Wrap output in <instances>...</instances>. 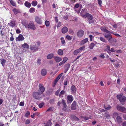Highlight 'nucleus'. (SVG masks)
I'll return each mask as SVG.
<instances>
[{"instance_id":"412c9836","label":"nucleus","mask_w":126,"mask_h":126,"mask_svg":"<svg viewBox=\"0 0 126 126\" xmlns=\"http://www.w3.org/2000/svg\"><path fill=\"white\" fill-rule=\"evenodd\" d=\"M71 90L72 93L74 94L76 91V88L74 85H72L71 86Z\"/></svg>"},{"instance_id":"4d7b16f0","label":"nucleus","mask_w":126,"mask_h":126,"mask_svg":"<svg viewBox=\"0 0 126 126\" xmlns=\"http://www.w3.org/2000/svg\"><path fill=\"white\" fill-rule=\"evenodd\" d=\"M84 119L86 120H88V119H91L90 117H84Z\"/></svg>"},{"instance_id":"49530a36","label":"nucleus","mask_w":126,"mask_h":126,"mask_svg":"<svg viewBox=\"0 0 126 126\" xmlns=\"http://www.w3.org/2000/svg\"><path fill=\"white\" fill-rule=\"evenodd\" d=\"M62 109L63 110L66 111V104L63 106Z\"/></svg>"},{"instance_id":"e2e57ef3","label":"nucleus","mask_w":126,"mask_h":126,"mask_svg":"<svg viewBox=\"0 0 126 126\" xmlns=\"http://www.w3.org/2000/svg\"><path fill=\"white\" fill-rule=\"evenodd\" d=\"M89 37L90 38V40L91 41H92V38H93V36L91 35H89Z\"/></svg>"},{"instance_id":"9b49d317","label":"nucleus","mask_w":126,"mask_h":126,"mask_svg":"<svg viewBox=\"0 0 126 126\" xmlns=\"http://www.w3.org/2000/svg\"><path fill=\"white\" fill-rule=\"evenodd\" d=\"M74 7L75 8H80L79 10H78L77 11L78 13H79L81 9L82 8V6L80 4H79L78 3H77L75 4V5L74 6Z\"/></svg>"},{"instance_id":"c9c22d12","label":"nucleus","mask_w":126,"mask_h":126,"mask_svg":"<svg viewBox=\"0 0 126 126\" xmlns=\"http://www.w3.org/2000/svg\"><path fill=\"white\" fill-rule=\"evenodd\" d=\"M60 78L58 76V77L56 78V79L55 80V82L54 83V85L53 87H54L55 86L58 81L59 79Z\"/></svg>"},{"instance_id":"603ef678","label":"nucleus","mask_w":126,"mask_h":126,"mask_svg":"<svg viewBox=\"0 0 126 126\" xmlns=\"http://www.w3.org/2000/svg\"><path fill=\"white\" fill-rule=\"evenodd\" d=\"M22 23V24L23 25L25 26L26 28H27V25H28V24H27L26 22H23Z\"/></svg>"},{"instance_id":"37998d69","label":"nucleus","mask_w":126,"mask_h":126,"mask_svg":"<svg viewBox=\"0 0 126 126\" xmlns=\"http://www.w3.org/2000/svg\"><path fill=\"white\" fill-rule=\"evenodd\" d=\"M66 38L67 39L70 40L72 39V37H71L68 35H67L66 36Z\"/></svg>"},{"instance_id":"a19ab883","label":"nucleus","mask_w":126,"mask_h":126,"mask_svg":"<svg viewBox=\"0 0 126 126\" xmlns=\"http://www.w3.org/2000/svg\"><path fill=\"white\" fill-rule=\"evenodd\" d=\"M72 118L75 121H79V120L78 118L77 117L75 116H73L72 117Z\"/></svg>"},{"instance_id":"f03ea898","label":"nucleus","mask_w":126,"mask_h":126,"mask_svg":"<svg viewBox=\"0 0 126 126\" xmlns=\"http://www.w3.org/2000/svg\"><path fill=\"white\" fill-rule=\"evenodd\" d=\"M39 88L38 92L39 94H41L44 92L45 88L44 86H42V85L41 84H39Z\"/></svg>"},{"instance_id":"1a4fd4ad","label":"nucleus","mask_w":126,"mask_h":126,"mask_svg":"<svg viewBox=\"0 0 126 126\" xmlns=\"http://www.w3.org/2000/svg\"><path fill=\"white\" fill-rule=\"evenodd\" d=\"M82 17L85 18L87 17L89 19L91 20L93 18L92 15L88 13H86L85 15H83Z\"/></svg>"},{"instance_id":"864d4df0","label":"nucleus","mask_w":126,"mask_h":126,"mask_svg":"<svg viewBox=\"0 0 126 126\" xmlns=\"http://www.w3.org/2000/svg\"><path fill=\"white\" fill-rule=\"evenodd\" d=\"M98 3L99 5L101 6L102 4V1L101 0H98Z\"/></svg>"},{"instance_id":"774afa93","label":"nucleus","mask_w":126,"mask_h":126,"mask_svg":"<svg viewBox=\"0 0 126 126\" xmlns=\"http://www.w3.org/2000/svg\"><path fill=\"white\" fill-rule=\"evenodd\" d=\"M122 126H126V121H125L123 123Z\"/></svg>"},{"instance_id":"c85d7f7f","label":"nucleus","mask_w":126,"mask_h":126,"mask_svg":"<svg viewBox=\"0 0 126 126\" xmlns=\"http://www.w3.org/2000/svg\"><path fill=\"white\" fill-rule=\"evenodd\" d=\"M24 5L28 8H29L31 6V3L28 1H26L25 2Z\"/></svg>"},{"instance_id":"58836bf2","label":"nucleus","mask_w":126,"mask_h":126,"mask_svg":"<svg viewBox=\"0 0 126 126\" xmlns=\"http://www.w3.org/2000/svg\"><path fill=\"white\" fill-rule=\"evenodd\" d=\"M99 39L100 40L103 42H106L105 39L104 37H101L99 38Z\"/></svg>"},{"instance_id":"bb28decb","label":"nucleus","mask_w":126,"mask_h":126,"mask_svg":"<svg viewBox=\"0 0 126 126\" xmlns=\"http://www.w3.org/2000/svg\"><path fill=\"white\" fill-rule=\"evenodd\" d=\"M1 63L2 66L4 67L5 65V63L6 62V61L3 59H0Z\"/></svg>"},{"instance_id":"bf43d9fd","label":"nucleus","mask_w":126,"mask_h":126,"mask_svg":"<svg viewBox=\"0 0 126 126\" xmlns=\"http://www.w3.org/2000/svg\"><path fill=\"white\" fill-rule=\"evenodd\" d=\"M100 57L102 58H104L105 57L104 56V54L103 53H102L101 54Z\"/></svg>"},{"instance_id":"cd10ccee","label":"nucleus","mask_w":126,"mask_h":126,"mask_svg":"<svg viewBox=\"0 0 126 126\" xmlns=\"http://www.w3.org/2000/svg\"><path fill=\"white\" fill-rule=\"evenodd\" d=\"M116 120L119 123H121L122 121L121 118L120 116H118L117 117Z\"/></svg>"},{"instance_id":"9d476101","label":"nucleus","mask_w":126,"mask_h":126,"mask_svg":"<svg viewBox=\"0 0 126 126\" xmlns=\"http://www.w3.org/2000/svg\"><path fill=\"white\" fill-rule=\"evenodd\" d=\"M103 35L105 37L108 41H109L112 38V36L110 34H104Z\"/></svg>"},{"instance_id":"680f3d73","label":"nucleus","mask_w":126,"mask_h":126,"mask_svg":"<svg viewBox=\"0 0 126 126\" xmlns=\"http://www.w3.org/2000/svg\"><path fill=\"white\" fill-rule=\"evenodd\" d=\"M16 32L17 33L19 34L20 33V31L19 29H17L16 30Z\"/></svg>"},{"instance_id":"de8ad7c7","label":"nucleus","mask_w":126,"mask_h":126,"mask_svg":"<svg viewBox=\"0 0 126 126\" xmlns=\"http://www.w3.org/2000/svg\"><path fill=\"white\" fill-rule=\"evenodd\" d=\"M68 60V58L67 57H65L63 59L62 61L65 63Z\"/></svg>"},{"instance_id":"a18cd8bd","label":"nucleus","mask_w":126,"mask_h":126,"mask_svg":"<svg viewBox=\"0 0 126 126\" xmlns=\"http://www.w3.org/2000/svg\"><path fill=\"white\" fill-rule=\"evenodd\" d=\"M60 92V90H58L56 91L55 93V94L57 96H59V93Z\"/></svg>"},{"instance_id":"0e129e2a","label":"nucleus","mask_w":126,"mask_h":126,"mask_svg":"<svg viewBox=\"0 0 126 126\" xmlns=\"http://www.w3.org/2000/svg\"><path fill=\"white\" fill-rule=\"evenodd\" d=\"M58 17L56 16L55 17V21L56 22H58Z\"/></svg>"},{"instance_id":"dca6fc26","label":"nucleus","mask_w":126,"mask_h":126,"mask_svg":"<svg viewBox=\"0 0 126 126\" xmlns=\"http://www.w3.org/2000/svg\"><path fill=\"white\" fill-rule=\"evenodd\" d=\"M101 29L102 31L105 32H106L108 34L111 33V32L107 30L105 27H102L101 28Z\"/></svg>"},{"instance_id":"f3484780","label":"nucleus","mask_w":126,"mask_h":126,"mask_svg":"<svg viewBox=\"0 0 126 126\" xmlns=\"http://www.w3.org/2000/svg\"><path fill=\"white\" fill-rule=\"evenodd\" d=\"M35 20L39 24H41L42 23V21L41 18L38 16L35 17Z\"/></svg>"},{"instance_id":"5701e85b","label":"nucleus","mask_w":126,"mask_h":126,"mask_svg":"<svg viewBox=\"0 0 126 126\" xmlns=\"http://www.w3.org/2000/svg\"><path fill=\"white\" fill-rule=\"evenodd\" d=\"M68 31L67 28L66 27H64L62 29V32L63 33H65Z\"/></svg>"},{"instance_id":"a878e982","label":"nucleus","mask_w":126,"mask_h":126,"mask_svg":"<svg viewBox=\"0 0 126 126\" xmlns=\"http://www.w3.org/2000/svg\"><path fill=\"white\" fill-rule=\"evenodd\" d=\"M47 71L45 69H42L41 70V74L43 76L46 75L47 74Z\"/></svg>"},{"instance_id":"79ce46f5","label":"nucleus","mask_w":126,"mask_h":126,"mask_svg":"<svg viewBox=\"0 0 126 126\" xmlns=\"http://www.w3.org/2000/svg\"><path fill=\"white\" fill-rule=\"evenodd\" d=\"M30 115V113L29 111H27L26 114L25 115V116L27 117H29Z\"/></svg>"},{"instance_id":"ddd939ff","label":"nucleus","mask_w":126,"mask_h":126,"mask_svg":"<svg viewBox=\"0 0 126 126\" xmlns=\"http://www.w3.org/2000/svg\"><path fill=\"white\" fill-rule=\"evenodd\" d=\"M24 39L23 35L21 34H20L18 37L16 38V41H22Z\"/></svg>"},{"instance_id":"2f4dec72","label":"nucleus","mask_w":126,"mask_h":126,"mask_svg":"<svg viewBox=\"0 0 126 126\" xmlns=\"http://www.w3.org/2000/svg\"><path fill=\"white\" fill-rule=\"evenodd\" d=\"M13 11L15 14H17L19 12V9H17L16 8L14 9L13 10Z\"/></svg>"},{"instance_id":"338daca9","label":"nucleus","mask_w":126,"mask_h":126,"mask_svg":"<svg viewBox=\"0 0 126 126\" xmlns=\"http://www.w3.org/2000/svg\"><path fill=\"white\" fill-rule=\"evenodd\" d=\"M61 26V23L60 22H59L58 24L57 25V27H59Z\"/></svg>"},{"instance_id":"4c0bfd02","label":"nucleus","mask_w":126,"mask_h":126,"mask_svg":"<svg viewBox=\"0 0 126 126\" xmlns=\"http://www.w3.org/2000/svg\"><path fill=\"white\" fill-rule=\"evenodd\" d=\"M45 24L48 27L50 25V23L48 21L46 20L45 22Z\"/></svg>"},{"instance_id":"4be33fe9","label":"nucleus","mask_w":126,"mask_h":126,"mask_svg":"<svg viewBox=\"0 0 126 126\" xmlns=\"http://www.w3.org/2000/svg\"><path fill=\"white\" fill-rule=\"evenodd\" d=\"M70 67V65L69 64H66L65 66V69L64 70L65 73H66L68 70H69Z\"/></svg>"},{"instance_id":"393cba45","label":"nucleus","mask_w":126,"mask_h":126,"mask_svg":"<svg viewBox=\"0 0 126 126\" xmlns=\"http://www.w3.org/2000/svg\"><path fill=\"white\" fill-rule=\"evenodd\" d=\"M57 53L58 55L61 56L63 55V52L61 49H60L58 50Z\"/></svg>"},{"instance_id":"8fccbe9b","label":"nucleus","mask_w":126,"mask_h":126,"mask_svg":"<svg viewBox=\"0 0 126 126\" xmlns=\"http://www.w3.org/2000/svg\"><path fill=\"white\" fill-rule=\"evenodd\" d=\"M44 105V103L42 102L39 104V107L40 108H42L43 106Z\"/></svg>"},{"instance_id":"7c9ffc66","label":"nucleus","mask_w":126,"mask_h":126,"mask_svg":"<svg viewBox=\"0 0 126 126\" xmlns=\"http://www.w3.org/2000/svg\"><path fill=\"white\" fill-rule=\"evenodd\" d=\"M22 47L24 48H29V45L26 43H25L22 45Z\"/></svg>"},{"instance_id":"39448f33","label":"nucleus","mask_w":126,"mask_h":126,"mask_svg":"<svg viewBox=\"0 0 126 126\" xmlns=\"http://www.w3.org/2000/svg\"><path fill=\"white\" fill-rule=\"evenodd\" d=\"M84 32L82 30H78L77 33V36L79 38L82 37L84 35Z\"/></svg>"},{"instance_id":"09e8293b","label":"nucleus","mask_w":126,"mask_h":126,"mask_svg":"<svg viewBox=\"0 0 126 126\" xmlns=\"http://www.w3.org/2000/svg\"><path fill=\"white\" fill-rule=\"evenodd\" d=\"M61 103L62 104L63 106L66 105V104L65 101L63 99L62 100Z\"/></svg>"},{"instance_id":"6e6552de","label":"nucleus","mask_w":126,"mask_h":126,"mask_svg":"<svg viewBox=\"0 0 126 126\" xmlns=\"http://www.w3.org/2000/svg\"><path fill=\"white\" fill-rule=\"evenodd\" d=\"M39 94L38 92H34L33 94V97L34 98L36 99L40 100L42 98L40 97Z\"/></svg>"},{"instance_id":"f8f14e48","label":"nucleus","mask_w":126,"mask_h":126,"mask_svg":"<svg viewBox=\"0 0 126 126\" xmlns=\"http://www.w3.org/2000/svg\"><path fill=\"white\" fill-rule=\"evenodd\" d=\"M67 102H69L70 103H71L73 100V98L71 95H69L67 97Z\"/></svg>"},{"instance_id":"72a5a7b5","label":"nucleus","mask_w":126,"mask_h":126,"mask_svg":"<svg viewBox=\"0 0 126 126\" xmlns=\"http://www.w3.org/2000/svg\"><path fill=\"white\" fill-rule=\"evenodd\" d=\"M10 3L13 6L16 7V4L13 0H11L10 1Z\"/></svg>"},{"instance_id":"5fc2aeb1","label":"nucleus","mask_w":126,"mask_h":126,"mask_svg":"<svg viewBox=\"0 0 126 126\" xmlns=\"http://www.w3.org/2000/svg\"><path fill=\"white\" fill-rule=\"evenodd\" d=\"M30 123V121L29 120L27 119L25 121V123L26 124H29Z\"/></svg>"},{"instance_id":"69168bd1","label":"nucleus","mask_w":126,"mask_h":126,"mask_svg":"<svg viewBox=\"0 0 126 126\" xmlns=\"http://www.w3.org/2000/svg\"><path fill=\"white\" fill-rule=\"evenodd\" d=\"M64 63L62 61L59 63V66H61Z\"/></svg>"},{"instance_id":"3c124183","label":"nucleus","mask_w":126,"mask_h":126,"mask_svg":"<svg viewBox=\"0 0 126 126\" xmlns=\"http://www.w3.org/2000/svg\"><path fill=\"white\" fill-rule=\"evenodd\" d=\"M53 108L52 107H50L47 110V111H51L53 110Z\"/></svg>"},{"instance_id":"c03bdc74","label":"nucleus","mask_w":126,"mask_h":126,"mask_svg":"<svg viewBox=\"0 0 126 126\" xmlns=\"http://www.w3.org/2000/svg\"><path fill=\"white\" fill-rule=\"evenodd\" d=\"M61 43L63 44H64L65 43V41L64 40V38L63 37L61 38Z\"/></svg>"},{"instance_id":"e433bc0d","label":"nucleus","mask_w":126,"mask_h":126,"mask_svg":"<svg viewBox=\"0 0 126 126\" xmlns=\"http://www.w3.org/2000/svg\"><path fill=\"white\" fill-rule=\"evenodd\" d=\"M29 11L31 13H33L35 11V9L34 8H31L30 9Z\"/></svg>"},{"instance_id":"f257e3e1","label":"nucleus","mask_w":126,"mask_h":126,"mask_svg":"<svg viewBox=\"0 0 126 126\" xmlns=\"http://www.w3.org/2000/svg\"><path fill=\"white\" fill-rule=\"evenodd\" d=\"M85 48V46H83L82 47H80L79 48L74 50L73 54L75 55H77L81 51H83Z\"/></svg>"},{"instance_id":"052dcab7","label":"nucleus","mask_w":126,"mask_h":126,"mask_svg":"<svg viewBox=\"0 0 126 126\" xmlns=\"http://www.w3.org/2000/svg\"><path fill=\"white\" fill-rule=\"evenodd\" d=\"M118 115V113L117 112H115L113 114V116L114 117V116L115 117L117 116Z\"/></svg>"},{"instance_id":"4468645a","label":"nucleus","mask_w":126,"mask_h":126,"mask_svg":"<svg viewBox=\"0 0 126 126\" xmlns=\"http://www.w3.org/2000/svg\"><path fill=\"white\" fill-rule=\"evenodd\" d=\"M88 40V38H85L80 41L79 44L80 45H84L87 42Z\"/></svg>"},{"instance_id":"473e14b6","label":"nucleus","mask_w":126,"mask_h":126,"mask_svg":"<svg viewBox=\"0 0 126 126\" xmlns=\"http://www.w3.org/2000/svg\"><path fill=\"white\" fill-rule=\"evenodd\" d=\"M65 92V91L64 90H62L59 94V97H60L63 94H64Z\"/></svg>"},{"instance_id":"13d9d810","label":"nucleus","mask_w":126,"mask_h":126,"mask_svg":"<svg viewBox=\"0 0 126 126\" xmlns=\"http://www.w3.org/2000/svg\"><path fill=\"white\" fill-rule=\"evenodd\" d=\"M69 33L71 34H72L73 33V30H71V29L69 30Z\"/></svg>"},{"instance_id":"aec40b11","label":"nucleus","mask_w":126,"mask_h":126,"mask_svg":"<svg viewBox=\"0 0 126 126\" xmlns=\"http://www.w3.org/2000/svg\"><path fill=\"white\" fill-rule=\"evenodd\" d=\"M107 48L104 50V51H107L109 54L110 55L111 52L110 51V47L109 46L107 45L106 47Z\"/></svg>"},{"instance_id":"0eeeda50","label":"nucleus","mask_w":126,"mask_h":126,"mask_svg":"<svg viewBox=\"0 0 126 126\" xmlns=\"http://www.w3.org/2000/svg\"><path fill=\"white\" fill-rule=\"evenodd\" d=\"M30 48L33 51L35 52L39 49V48L38 47L36 46V44L32 45L30 46Z\"/></svg>"},{"instance_id":"20e7f679","label":"nucleus","mask_w":126,"mask_h":126,"mask_svg":"<svg viewBox=\"0 0 126 126\" xmlns=\"http://www.w3.org/2000/svg\"><path fill=\"white\" fill-rule=\"evenodd\" d=\"M26 28L34 30L36 29V27L33 23L32 22H31L28 24Z\"/></svg>"},{"instance_id":"ea45409f","label":"nucleus","mask_w":126,"mask_h":126,"mask_svg":"<svg viewBox=\"0 0 126 126\" xmlns=\"http://www.w3.org/2000/svg\"><path fill=\"white\" fill-rule=\"evenodd\" d=\"M32 4L33 6H35L37 5V2L36 1H33L32 2Z\"/></svg>"},{"instance_id":"a211bd4d","label":"nucleus","mask_w":126,"mask_h":126,"mask_svg":"<svg viewBox=\"0 0 126 126\" xmlns=\"http://www.w3.org/2000/svg\"><path fill=\"white\" fill-rule=\"evenodd\" d=\"M16 23L15 21H11L9 23H8V25L12 27H13L15 26Z\"/></svg>"},{"instance_id":"c756f323","label":"nucleus","mask_w":126,"mask_h":126,"mask_svg":"<svg viewBox=\"0 0 126 126\" xmlns=\"http://www.w3.org/2000/svg\"><path fill=\"white\" fill-rule=\"evenodd\" d=\"M54 56V54L53 53L50 54L47 56V58L48 59H51Z\"/></svg>"},{"instance_id":"6ab92c4d","label":"nucleus","mask_w":126,"mask_h":126,"mask_svg":"<svg viewBox=\"0 0 126 126\" xmlns=\"http://www.w3.org/2000/svg\"><path fill=\"white\" fill-rule=\"evenodd\" d=\"M54 58L57 62H59L62 60L61 58L58 56H55L54 57Z\"/></svg>"},{"instance_id":"b1692460","label":"nucleus","mask_w":126,"mask_h":126,"mask_svg":"<svg viewBox=\"0 0 126 126\" xmlns=\"http://www.w3.org/2000/svg\"><path fill=\"white\" fill-rule=\"evenodd\" d=\"M104 108L106 110H110L111 108V107L109 105H104Z\"/></svg>"},{"instance_id":"7ed1b4c3","label":"nucleus","mask_w":126,"mask_h":126,"mask_svg":"<svg viewBox=\"0 0 126 126\" xmlns=\"http://www.w3.org/2000/svg\"><path fill=\"white\" fill-rule=\"evenodd\" d=\"M122 94H121L120 95H117V97L118 99L121 102H124L126 100V98L125 96H122Z\"/></svg>"},{"instance_id":"423d86ee","label":"nucleus","mask_w":126,"mask_h":126,"mask_svg":"<svg viewBox=\"0 0 126 126\" xmlns=\"http://www.w3.org/2000/svg\"><path fill=\"white\" fill-rule=\"evenodd\" d=\"M117 110L122 112L125 113L126 112V108L118 105L117 107Z\"/></svg>"},{"instance_id":"2eb2a0df","label":"nucleus","mask_w":126,"mask_h":126,"mask_svg":"<svg viewBox=\"0 0 126 126\" xmlns=\"http://www.w3.org/2000/svg\"><path fill=\"white\" fill-rule=\"evenodd\" d=\"M76 102L75 101H74L72 103L71 107V109L72 110H75L76 108Z\"/></svg>"},{"instance_id":"f704fd0d","label":"nucleus","mask_w":126,"mask_h":126,"mask_svg":"<svg viewBox=\"0 0 126 126\" xmlns=\"http://www.w3.org/2000/svg\"><path fill=\"white\" fill-rule=\"evenodd\" d=\"M95 45L93 43H92L90 44L89 46V48L90 49H92L93 48Z\"/></svg>"},{"instance_id":"6e6d98bb","label":"nucleus","mask_w":126,"mask_h":126,"mask_svg":"<svg viewBox=\"0 0 126 126\" xmlns=\"http://www.w3.org/2000/svg\"><path fill=\"white\" fill-rule=\"evenodd\" d=\"M68 80H66L64 81V84L65 85H66L67 84Z\"/></svg>"}]
</instances>
